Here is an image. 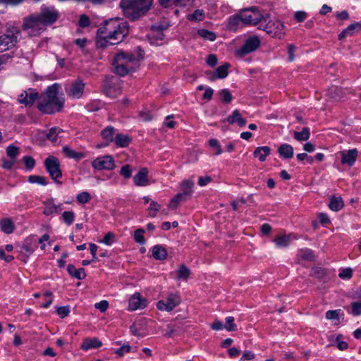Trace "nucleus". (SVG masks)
Returning <instances> with one entry per match:
<instances>
[{
  "label": "nucleus",
  "mask_w": 361,
  "mask_h": 361,
  "mask_svg": "<svg viewBox=\"0 0 361 361\" xmlns=\"http://www.w3.org/2000/svg\"><path fill=\"white\" fill-rule=\"evenodd\" d=\"M129 33L128 22L119 18L105 20L98 28L96 46L104 49L122 42Z\"/></svg>",
  "instance_id": "f257e3e1"
},
{
  "label": "nucleus",
  "mask_w": 361,
  "mask_h": 361,
  "mask_svg": "<svg viewBox=\"0 0 361 361\" xmlns=\"http://www.w3.org/2000/svg\"><path fill=\"white\" fill-rule=\"evenodd\" d=\"M144 59V51L137 47L133 52L121 51L116 54L112 61L114 72L119 76H125L134 72Z\"/></svg>",
  "instance_id": "f03ea898"
},
{
  "label": "nucleus",
  "mask_w": 361,
  "mask_h": 361,
  "mask_svg": "<svg viewBox=\"0 0 361 361\" xmlns=\"http://www.w3.org/2000/svg\"><path fill=\"white\" fill-rule=\"evenodd\" d=\"M63 102V100L58 97V85L54 84L39 97L37 108L44 114H51L60 111Z\"/></svg>",
  "instance_id": "7ed1b4c3"
},
{
  "label": "nucleus",
  "mask_w": 361,
  "mask_h": 361,
  "mask_svg": "<svg viewBox=\"0 0 361 361\" xmlns=\"http://www.w3.org/2000/svg\"><path fill=\"white\" fill-rule=\"evenodd\" d=\"M152 1L153 0H121L120 7L127 18L136 20L149 11Z\"/></svg>",
  "instance_id": "20e7f679"
},
{
  "label": "nucleus",
  "mask_w": 361,
  "mask_h": 361,
  "mask_svg": "<svg viewBox=\"0 0 361 361\" xmlns=\"http://www.w3.org/2000/svg\"><path fill=\"white\" fill-rule=\"evenodd\" d=\"M240 18L243 23L252 25H260L266 23L270 18L268 13L262 14L255 6L246 8L240 12Z\"/></svg>",
  "instance_id": "39448f33"
},
{
  "label": "nucleus",
  "mask_w": 361,
  "mask_h": 361,
  "mask_svg": "<svg viewBox=\"0 0 361 361\" xmlns=\"http://www.w3.org/2000/svg\"><path fill=\"white\" fill-rule=\"evenodd\" d=\"M20 34V30L15 26L7 27L6 33L0 36V52H4L14 47L17 43V37Z\"/></svg>",
  "instance_id": "423d86ee"
},
{
  "label": "nucleus",
  "mask_w": 361,
  "mask_h": 361,
  "mask_svg": "<svg viewBox=\"0 0 361 361\" xmlns=\"http://www.w3.org/2000/svg\"><path fill=\"white\" fill-rule=\"evenodd\" d=\"M22 27L24 30H30V36H37L46 30L37 13L25 18Z\"/></svg>",
  "instance_id": "0eeeda50"
},
{
  "label": "nucleus",
  "mask_w": 361,
  "mask_h": 361,
  "mask_svg": "<svg viewBox=\"0 0 361 361\" xmlns=\"http://www.w3.org/2000/svg\"><path fill=\"white\" fill-rule=\"evenodd\" d=\"M44 167L52 180L56 183L61 184L59 180L62 177L60 161L54 156H49L44 161Z\"/></svg>",
  "instance_id": "6e6552de"
},
{
  "label": "nucleus",
  "mask_w": 361,
  "mask_h": 361,
  "mask_svg": "<svg viewBox=\"0 0 361 361\" xmlns=\"http://www.w3.org/2000/svg\"><path fill=\"white\" fill-rule=\"evenodd\" d=\"M258 29L263 30L272 37L279 39L282 38L285 35L284 26L278 20H269L268 23L266 22L264 23H261L258 26Z\"/></svg>",
  "instance_id": "1a4fd4ad"
},
{
  "label": "nucleus",
  "mask_w": 361,
  "mask_h": 361,
  "mask_svg": "<svg viewBox=\"0 0 361 361\" xmlns=\"http://www.w3.org/2000/svg\"><path fill=\"white\" fill-rule=\"evenodd\" d=\"M180 298L178 294L171 293L166 300H159L157 307L161 311L171 312L180 303Z\"/></svg>",
  "instance_id": "9d476101"
},
{
  "label": "nucleus",
  "mask_w": 361,
  "mask_h": 361,
  "mask_svg": "<svg viewBox=\"0 0 361 361\" xmlns=\"http://www.w3.org/2000/svg\"><path fill=\"white\" fill-rule=\"evenodd\" d=\"M92 167L98 171L113 170L115 168L114 159L111 155H105L95 159L92 162Z\"/></svg>",
  "instance_id": "9b49d317"
},
{
  "label": "nucleus",
  "mask_w": 361,
  "mask_h": 361,
  "mask_svg": "<svg viewBox=\"0 0 361 361\" xmlns=\"http://www.w3.org/2000/svg\"><path fill=\"white\" fill-rule=\"evenodd\" d=\"M260 45V40L257 36H252L245 40L243 46L237 50L239 56H245L255 51Z\"/></svg>",
  "instance_id": "f8f14e48"
},
{
  "label": "nucleus",
  "mask_w": 361,
  "mask_h": 361,
  "mask_svg": "<svg viewBox=\"0 0 361 361\" xmlns=\"http://www.w3.org/2000/svg\"><path fill=\"white\" fill-rule=\"evenodd\" d=\"M38 16L42 21V24L45 28L47 25L53 24L56 22L59 18V13L55 10H50L48 8H44L42 9L39 13H37Z\"/></svg>",
  "instance_id": "ddd939ff"
},
{
  "label": "nucleus",
  "mask_w": 361,
  "mask_h": 361,
  "mask_svg": "<svg viewBox=\"0 0 361 361\" xmlns=\"http://www.w3.org/2000/svg\"><path fill=\"white\" fill-rule=\"evenodd\" d=\"M39 99V94L35 90L29 89L28 91H24L18 97V102L25 106H32L37 99Z\"/></svg>",
  "instance_id": "4468645a"
},
{
  "label": "nucleus",
  "mask_w": 361,
  "mask_h": 361,
  "mask_svg": "<svg viewBox=\"0 0 361 361\" xmlns=\"http://www.w3.org/2000/svg\"><path fill=\"white\" fill-rule=\"evenodd\" d=\"M340 154L341 156V164L352 166L357 159L358 151L355 148L348 151L341 152Z\"/></svg>",
  "instance_id": "2eb2a0df"
},
{
  "label": "nucleus",
  "mask_w": 361,
  "mask_h": 361,
  "mask_svg": "<svg viewBox=\"0 0 361 361\" xmlns=\"http://www.w3.org/2000/svg\"><path fill=\"white\" fill-rule=\"evenodd\" d=\"M147 306V300L141 298L139 293H135L129 299L128 309L130 310H136L143 309Z\"/></svg>",
  "instance_id": "dca6fc26"
},
{
  "label": "nucleus",
  "mask_w": 361,
  "mask_h": 361,
  "mask_svg": "<svg viewBox=\"0 0 361 361\" xmlns=\"http://www.w3.org/2000/svg\"><path fill=\"white\" fill-rule=\"evenodd\" d=\"M148 173L149 171L147 168H141L133 178L134 183L137 186L148 185L149 184Z\"/></svg>",
  "instance_id": "f3484780"
},
{
  "label": "nucleus",
  "mask_w": 361,
  "mask_h": 361,
  "mask_svg": "<svg viewBox=\"0 0 361 361\" xmlns=\"http://www.w3.org/2000/svg\"><path fill=\"white\" fill-rule=\"evenodd\" d=\"M84 87L85 83L81 80H77L72 83L69 91L67 92L73 97L78 99L82 97Z\"/></svg>",
  "instance_id": "a211bd4d"
},
{
  "label": "nucleus",
  "mask_w": 361,
  "mask_h": 361,
  "mask_svg": "<svg viewBox=\"0 0 361 361\" xmlns=\"http://www.w3.org/2000/svg\"><path fill=\"white\" fill-rule=\"evenodd\" d=\"M44 207L43 214L49 216L53 214H58L62 211L61 204L56 205L54 203L53 199H49L44 202Z\"/></svg>",
  "instance_id": "6ab92c4d"
},
{
  "label": "nucleus",
  "mask_w": 361,
  "mask_h": 361,
  "mask_svg": "<svg viewBox=\"0 0 361 361\" xmlns=\"http://www.w3.org/2000/svg\"><path fill=\"white\" fill-rule=\"evenodd\" d=\"M360 30H361V23H353L338 35V39L342 40L348 36H352L355 32H359Z\"/></svg>",
  "instance_id": "aec40b11"
},
{
  "label": "nucleus",
  "mask_w": 361,
  "mask_h": 361,
  "mask_svg": "<svg viewBox=\"0 0 361 361\" xmlns=\"http://www.w3.org/2000/svg\"><path fill=\"white\" fill-rule=\"evenodd\" d=\"M132 141V138L126 134L117 133L116 135L114 142L118 147H127Z\"/></svg>",
  "instance_id": "412c9836"
},
{
  "label": "nucleus",
  "mask_w": 361,
  "mask_h": 361,
  "mask_svg": "<svg viewBox=\"0 0 361 361\" xmlns=\"http://www.w3.org/2000/svg\"><path fill=\"white\" fill-rule=\"evenodd\" d=\"M102 345V342L97 338H87L83 341L81 348L87 350L92 348H98Z\"/></svg>",
  "instance_id": "4be33fe9"
},
{
  "label": "nucleus",
  "mask_w": 361,
  "mask_h": 361,
  "mask_svg": "<svg viewBox=\"0 0 361 361\" xmlns=\"http://www.w3.org/2000/svg\"><path fill=\"white\" fill-rule=\"evenodd\" d=\"M327 95L331 99L338 101L343 97L344 92L340 87L331 86L327 90Z\"/></svg>",
  "instance_id": "5701e85b"
},
{
  "label": "nucleus",
  "mask_w": 361,
  "mask_h": 361,
  "mask_svg": "<svg viewBox=\"0 0 361 361\" xmlns=\"http://www.w3.org/2000/svg\"><path fill=\"white\" fill-rule=\"evenodd\" d=\"M278 153L284 159H290L293 157V147L288 144H282L278 148Z\"/></svg>",
  "instance_id": "b1692460"
},
{
  "label": "nucleus",
  "mask_w": 361,
  "mask_h": 361,
  "mask_svg": "<svg viewBox=\"0 0 361 361\" xmlns=\"http://www.w3.org/2000/svg\"><path fill=\"white\" fill-rule=\"evenodd\" d=\"M271 149L268 146L258 147L254 151V157H258L262 162L266 160L267 156L270 154Z\"/></svg>",
  "instance_id": "393cba45"
},
{
  "label": "nucleus",
  "mask_w": 361,
  "mask_h": 361,
  "mask_svg": "<svg viewBox=\"0 0 361 361\" xmlns=\"http://www.w3.org/2000/svg\"><path fill=\"white\" fill-rule=\"evenodd\" d=\"M291 234H279L275 237L274 242L279 247H287L291 241Z\"/></svg>",
  "instance_id": "a878e982"
},
{
  "label": "nucleus",
  "mask_w": 361,
  "mask_h": 361,
  "mask_svg": "<svg viewBox=\"0 0 361 361\" xmlns=\"http://www.w3.org/2000/svg\"><path fill=\"white\" fill-rule=\"evenodd\" d=\"M67 271L71 276L75 277L77 279L82 280L86 277V274L83 268L76 269L75 266L73 264H68L67 267Z\"/></svg>",
  "instance_id": "bb28decb"
},
{
  "label": "nucleus",
  "mask_w": 361,
  "mask_h": 361,
  "mask_svg": "<svg viewBox=\"0 0 361 361\" xmlns=\"http://www.w3.org/2000/svg\"><path fill=\"white\" fill-rule=\"evenodd\" d=\"M63 153L66 157L75 160H80L85 156V153L75 152L68 146H65L63 147Z\"/></svg>",
  "instance_id": "cd10ccee"
},
{
  "label": "nucleus",
  "mask_w": 361,
  "mask_h": 361,
  "mask_svg": "<svg viewBox=\"0 0 361 361\" xmlns=\"http://www.w3.org/2000/svg\"><path fill=\"white\" fill-rule=\"evenodd\" d=\"M167 251L161 245H157L153 247L152 256L158 260H164L167 257Z\"/></svg>",
  "instance_id": "c85d7f7f"
},
{
  "label": "nucleus",
  "mask_w": 361,
  "mask_h": 361,
  "mask_svg": "<svg viewBox=\"0 0 361 361\" xmlns=\"http://www.w3.org/2000/svg\"><path fill=\"white\" fill-rule=\"evenodd\" d=\"M187 197L188 196L184 195L183 192L178 193L170 200L168 205L169 208L171 209H176L181 202L186 200Z\"/></svg>",
  "instance_id": "c756f323"
},
{
  "label": "nucleus",
  "mask_w": 361,
  "mask_h": 361,
  "mask_svg": "<svg viewBox=\"0 0 361 361\" xmlns=\"http://www.w3.org/2000/svg\"><path fill=\"white\" fill-rule=\"evenodd\" d=\"M329 207L331 210L338 212L344 207V202L341 197L332 196L330 198Z\"/></svg>",
  "instance_id": "7c9ffc66"
},
{
  "label": "nucleus",
  "mask_w": 361,
  "mask_h": 361,
  "mask_svg": "<svg viewBox=\"0 0 361 361\" xmlns=\"http://www.w3.org/2000/svg\"><path fill=\"white\" fill-rule=\"evenodd\" d=\"M312 276L315 278L326 281L328 279V270L319 267H315L312 269Z\"/></svg>",
  "instance_id": "2f4dec72"
},
{
  "label": "nucleus",
  "mask_w": 361,
  "mask_h": 361,
  "mask_svg": "<svg viewBox=\"0 0 361 361\" xmlns=\"http://www.w3.org/2000/svg\"><path fill=\"white\" fill-rule=\"evenodd\" d=\"M191 274V271L190 269L186 267L184 264H180L179 266V268L177 270V279L178 280H184V281H187L190 276Z\"/></svg>",
  "instance_id": "473e14b6"
},
{
  "label": "nucleus",
  "mask_w": 361,
  "mask_h": 361,
  "mask_svg": "<svg viewBox=\"0 0 361 361\" xmlns=\"http://www.w3.org/2000/svg\"><path fill=\"white\" fill-rule=\"evenodd\" d=\"M34 252V249L30 247L28 243L23 244L20 247V259L24 262L26 263L29 258L30 255H31Z\"/></svg>",
  "instance_id": "72a5a7b5"
},
{
  "label": "nucleus",
  "mask_w": 361,
  "mask_h": 361,
  "mask_svg": "<svg viewBox=\"0 0 361 361\" xmlns=\"http://www.w3.org/2000/svg\"><path fill=\"white\" fill-rule=\"evenodd\" d=\"M115 131L116 129L114 127L107 126L106 128L102 130L101 135L105 141L111 143L114 140V135L115 133Z\"/></svg>",
  "instance_id": "f704fd0d"
},
{
  "label": "nucleus",
  "mask_w": 361,
  "mask_h": 361,
  "mask_svg": "<svg viewBox=\"0 0 361 361\" xmlns=\"http://www.w3.org/2000/svg\"><path fill=\"white\" fill-rule=\"evenodd\" d=\"M310 132L308 128H303L301 132L294 131L293 137L298 141H306L310 138Z\"/></svg>",
  "instance_id": "c9c22d12"
},
{
  "label": "nucleus",
  "mask_w": 361,
  "mask_h": 361,
  "mask_svg": "<svg viewBox=\"0 0 361 361\" xmlns=\"http://www.w3.org/2000/svg\"><path fill=\"white\" fill-rule=\"evenodd\" d=\"M1 230L7 233L10 234L13 232L14 230V224L12 221L9 219H4L1 221Z\"/></svg>",
  "instance_id": "e433bc0d"
},
{
  "label": "nucleus",
  "mask_w": 361,
  "mask_h": 361,
  "mask_svg": "<svg viewBox=\"0 0 361 361\" xmlns=\"http://www.w3.org/2000/svg\"><path fill=\"white\" fill-rule=\"evenodd\" d=\"M231 66L230 63H225L222 66L218 67L215 71V75L217 78L223 79L225 78L228 75V69Z\"/></svg>",
  "instance_id": "4c0bfd02"
},
{
  "label": "nucleus",
  "mask_w": 361,
  "mask_h": 361,
  "mask_svg": "<svg viewBox=\"0 0 361 361\" xmlns=\"http://www.w3.org/2000/svg\"><path fill=\"white\" fill-rule=\"evenodd\" d=\"M112 77L110 76H106L104 85H103V92L108 97H114L115 95L113 94L112 91L114 90L113 87L111 86L110 83V79Z\"/></svg>",
  "instance_id": "58836bf2"
},
{
  "label": "nucleus",
  "mask_w": 361,
  "mask_h": 361,
  "mask_svg": "<svg viewBox=\"0 0 361 361\" xmlns=\"http://www.w3.org/2000/svg\"><path fill=\"white\" fill-rule=\"evenodd\" d=\"M62 132L63 130L58 127L51 128L47 135V138L52 142H56L57 141L59 133Z\"/></svg>",
  "instance_id": "ea45409f"
},
{
  "label": "nucleus",
  "mask_w": 361,
  "mask_h": 361,
  "mask_svg": "<svg viewBox=\"0 0 361 361\" xmlns=\"http://www.w3.org/2000/svg\"><path fill=\"white\" fill-rule=\"evenodd\" d=\"M193 182L191 180H185L182 183L183 193L188 197H190L192 192Z\"/></svg>",
  "instance_id": "a19ab883"
},
{
  "label": "nucleus",
  "mask_w": 361,
  "mask_h": 361,
  "mask_svg": "<svg viewBox=\"0 0 361 361\" xmlns=\"http://www.w3.org/2000/svg\"><path fill=\"white\" fill-rule=\"evenodd\" d=\"M218 94L220 96V99L223 103L229 104L232 101V95L228 89L221 90Z\"/></svg>",
  "instance_id": "79ce46f5"
},
{
  "label": "nucleus",
  "mask_w": 361,
  "mask_h": 361,
  "mask_svg": "<svg viewBox=\"0 0 361 361\" xmlns=\"http://www.w3.org/2000/svg\"><path fill=\"white\" fill-rule=\"evenodd\" d=\"M198 35L205 39L214 41L216 36L214 32L205 29H200L197 31Z\"/></svg>",
  "instance_id": "37998d69"
},
{
  "label": "nucleus",
  "mask_w": 361,
  "mask_h": 361,
  "mask_svg": "<svg viewBox=\"0 0 361 361\" xmlns=\"http://www.w3.org/2000/svg\"><path fill=\"white\" fill-rule=\"evenodd\" d=\"M226 320V324H225V329L228 331H237V325L235 324V318L233 317H227L225 319Z\"/></svg>",
  "instance_id": "c03bdc74"
},
{
  "label": "nucleus",
  "mask_w": 361,
  "mask_h": 361,
  "mask_svg": "<svg viewBox=\"0 0 361 361\" xmlns=\"http://www.w3.org/2000/svg\"><path fill=\"white\" fill-rule=\"evenodd\" d=\"M28 182L30 183H37L42 185L47 184L46 178L44 176L32 175L28 177Z\"/></svg>",
  "instance_id": "a18cd8bd"
},
{
  "label": "nucleus",
  "mask_w": 361,
  "mask_h": 361,
  "mask_svg": "<svg viewBox=\"0 0 361 361\" xmlns=\"http://www.w3.org/2000/svg\"><path fill=\"white\" fill-rule=\"evenodd\" d=\"M160 208L161 204H158V202L155 201H152L148 208L149 215L152 217H155Z\"/></svg>",
  "instance_id": "49530a36"
},
{
  "label": "nucleus",
  "mask_w": 361,
  "mask_h": 361,
  "mask_svg": "<svg viewBox=\"0 0 361 361\" xmlns=\"http://www.w3.org/2000/svg\"><path fill=\"white\" fill-rule=\"evenodd\" d=\"M302 255L301 257L304 260L313 262L315 260V255L312 250L309 249L302 250H301Z\"/></svg>",
  "instance_id": "de8ad7c7"
},
{
  "label": "nucleus",
  "mask_w": 361,
  "mask_h": 361,
  "mask_svg": "<svg viewBox=\"0 0 361 361\" xmlns=\"http://www.w3.org/2000/svg\"><path fill=\"white\" fill-rule=\"evenodd\" d=\"M144 233L145 230L142 228H138L134 233L135 240L140 245H143L145 243V240L143 235Z\"/></svg>",
  "instance_id": "09e8293b"
},
{
  "label": "nucleus",
  "mask_w": 361,
  "mask_h": 361,
  "mask_svg": "<svg viewBox=\"0 0 361 361\" xmlns=\"http://www.w3.org/2000/svg\"><path fill=\"white\" fill-rule=\"evenodd\" d=\"M75 214L71 211H66L62 214L63 221L68 225H71L73 222Z\"/></svg>",
  "instance_id": "8fccbe9b"
},
{
  "label": "nucleus",
  "mask_w": 361,
  "mask_h": 361,
  "mask_svg": "<svg viewBox=\"0 0 361 361\" xmlns=\"http://www.w3.org/2000/svg\"><path fill=\"white\" fill-rule=\"evenodd\" d=\"M341 310H329L326 312V318L329 320H339Z\"/></svg>",
  "instance_id": "3c124183"
},
{
  "label": "nucleus",
  "mask_w": 361,
  "mask_h": 361,
  "mask_svg": "<svg viewBox=\"0 0 361 361\" xmlns=\"http://www.w3.org/2000/svg\"><path fill=\"white\" fill-rule=\"evenodd\" d=\"M76 199L79 203L85 204L90 200L91 196L89 192H82L79 193L77 195Z\"/></svg>",
  "instance_id": "603ef678"
},
{
  "label": "nucleus",
  "mask_w": 361,
  "mask_h": 361,
  "mask_svg": "<svg viewBox=\"0 0 361 361\" xmlns=\"http://www.w3.org/2000/svg\"><path fill=\"white\" fill-rule=\"evenodd\" d=\"M18 153H19V148L14 145H9L6 148V154L12 159L15 160V159L18 156Z\"/></svg>",
  "instance_id": "864d4df0"
},
{
  "label": "nucleus",
  "mask_w": 361,
  "mask_h": 361,
  "mask_svg": "<svg viewBox=\"0 0 361 361\" xmlns=\"http://www.w3.org/2000/svg\"><path fill=\"white\" fill-rule=\"evenodd\" d=\"M115 235L112 232H108L104 237L100 243H104L106 245H111L115 241Z\"/></svg>",
  "instance_id": "5fc2aeb1"
},
{
  "label": "nucleus",
  "mask_w": 361,
  "mask_h": 361,
  "mask_svg": "<svg viewBox=\"0 0 361 361\" xmlns=\"http://www.w3.org/2000/svg\"><path fill=\"white\" fill-rule=\"evenodd\" d=\"M204 16V13L203 10L197 9L192 14L189 16L188 19L191 20L200 21L203 19Z\"/></svg>",
  "instance_id": "6e6d98bb"
},
{
  "label": "nucleus",
  "mask_w": 361,
  "mask_h": 361,
  "mask_svg": "<svg viewBox=\"0 0 361 361\" xmlns=\"http://www.w3.org/2000/svg\"><path fill=\"white\" fill-rule=\"evenodd\" d=\"M23 161L27 169H32L35 166V160L32 157H23Z\"/></svg>",
  "instance_id": "4d7b16f0"
},
{
  "label": "nucleus",
  "mask_w": 361,
  "mask_h": 361,
  "mask_svg": "<svg viewBox=\"0 0 361 361\" xmlns=\"http://www.w3.org/2000/svg\"><path fill=\"white\" fill-rule=\"evenodd\" d=\"M56 312L61 319H63L64 317H67L70 313V307L68 305L58 307L56 308Z\"/></svg>",
  "instance_id": "13d9d810"
},
{
  "label": "nucleus",
  "mask_w": 361,
  "mask_h": 361,
  "mask_svg": "<svg viewBox=\"0 0 361 361\" xmlns=\"http://www.w3.org/2000/svg\"><path fill=\"white\" fill-rule=\"evenodd\" d=\"M351 313L354 316H359L361 314V302H353L351 303Z\"/></svg>",
  "instance_id": "bf43d9fd"
},
{
  "label": "nucleus",
  "mask_w": 361,
  "mask_h": 361,
  "mask_svg": "<svg viewBox=\"0 0 361 361\" xmlns=\"http://www.w3.org/2000/svg\"><path fill=\"white\" fill-rule=\"evenodd\" d=\"M121 175H122L125 178H129L131 177L132 171L130 165L126 164L122 166L120 171Z\"/></svg>",
  "instance_id": "052dcab7"
},
{
  "label": "nucleus",
  "mask_w": 361,
  "mask_h": 361,
  "mask_svg": "<svg viewBox=\"0 0 361 361\" xmlns=\"http://www.w3.org/2000/svg\"><path fill=\"white\" fill-rule=\"evenodd\" d=\"M339 277L341 279H350L353 276V269L351 268H346L341 270L339 273Z\"/></svg>",
  "instance_id": "680f3d73"
},
{
  "label": "nucleus",
  "mask_w": 361,
  "mask_h": 361,
  "mask_svg": "<svg viewBox=\"0 0 361 361\" xmlns=\"http://www.w3.org/2000/svg\"><path fill=\"white\" fill-rule=\"evenodd\" d=\"M96 309H98L101 312H104L109 307V302L107 300H102L94 305Z\"/></svg>",
  "instance_id": "e2e57ef3"
},
{
  "label": "nucleus",
  "mask_w": 361,
  "mask_h": 361,
  "mask_svg": "<svg viewBox=\"0 0 361 361\" xmlns=\"http://www.w3.org/2000/svg\"><path fill=\"white\" fill-rule=\"evenodd\" d=\"M240 22H242L240 15L239 16H234L229 19L228 26L231 29H235V27L239 25Z\"/></svg>",
  "instance_id": "0e129e2a"
},
{
  "label": "nucleus",
  "mask_w": 361,
  "mask_h": 361,
  "mask_svg": "<svg viewBox=\"0 0 361 361\" xmlns=\"http://www.w3.org/2000/svg\"><path fill=\"white\" fill-rule=\"evenodd\" d=\"M209 146L212 147L216 148V152L214 153V155H219L222 153V149L221 148V146L219 145L218 142L215 139H211L209 141Z\"/></svg>",
  "instance_id": "69168bd1"
},
{
  "label": "nucleus",
  "mask_w": 361,
  "mask_h": 361,
  "mask_svg": "<svg viewBox=\"0 0 361 361\" xmlns=\"http://www.w3.org/2000/svg\"><path fill=\"white\" fill-rule=\"evenodd\" d=\"M78 25L81 27H86L90 25L89 17L85 14L80 16Z\"/></svg>",
  "instance_id": "338daca9"
},
{
  "label": "nucleus",
  "mask_w": 361,
  "mask_h": 361,
  "mask_svg": "<svg viewBox=\"0 0 361 361\" xmlns=\"http://www.w3.org/2000/svg\"><path fill=\"white\" fill-rule=\"evenodd\" d=\"M240 111L236 109V110L233 111L232 115L229 116L226 118V121H227V122H228V123L233 124L234 123H236L237 120L238 119V118L240 116Z\"/></svg>",
  "instance_id": "774afa93"
}]
</instances>
